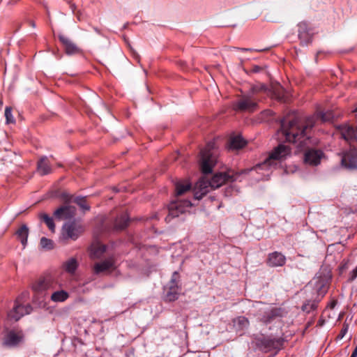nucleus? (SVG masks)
<instances>
[{
    "mask_svg": "<svg viewBox=\"0 0 357 357\" xmlns=\"http://www.w3.org/2000/svg\"><path fill=\"white\" fill-rule=\"evenodd\" d=\"M180 282V275L178 272L174 271L171 277L170 281L167 284V287H181Z\"/></svg>",
    "mask_w": 357,
    "mask_h": 357,
    "instance_id": "473e14b6",
    "label": "nucleus"
},
{
    "mask_svg": "<svg viewBox=\"0 0 357 357\" xmlns=\"http://www.w3.org/2000/svg\"><path fill=\"white\" fill-rule=\"evenodd\" d=\"M78 267V263L75 258H70L63 264L64 270L70 273L74 274Z\"/></svg>",
    "mask_w": 357,
    "mask_h": 357,
    "instance_id": "c756f323",
    "label": "nucleus"
},
{
    "mask_svg": "<svg viewBox=\"0 0 357 357\" xmlns=\"http://www.w3.org/2000/svg\"><path fill=\"white\" fill-rule=\"evenodd\" d=\"M40 246L45 250H52L54 248V242L50 238L42 237L40 241Z\"/></svg>",
    "mask_w": 357,
    "mask_h": 357,
    "instance_id": "c9c22d12",
    "label": "nucleus"
},
{
    "mask_svg": "<svg viewBox=\"0 0 357 357\" xmlns=\"http://www.w3.org/2000/svg\"><path fill=\"white\" fill-rule=\"evenodd\" d=\"M257 107V101L250 95H243L232 104L233 109L241 112H253Z\"/></svg>",
    "mask_w": 357,
    "mask_h": 357,
    "instance_id": "1a4fd4ad",
    "label": "nucleus"
},
{
    "mask_svg": "<svg viewBox=\"0 0 357 357\" xmlns=\"http://www.w3.org/2000/svg\"><path fill=\"white\" fill-rule=\"evenodd\" d=\"M17 239L24 248L27 244L29 236V228L26 225H22L15 232Z\"/></svg>",
    "mask_w": 357,
    "mask_h": 357,
    "instance_id": "bb28decb",
    "label": "nucleus"
},
{
    "mask_svg": "<svg viewBox=\"0 0 357 357\" xmlns=\"http://www.w3.org/2000/svg\"><path fill=\"white\" fill-rule=\"evenodd\" d=\"M341 164L349 169H357V148L351 147L348 151L342 153Z\"/></svg>",
    "mask_w": 357,
    "mask_h": 357,
    "instance_id": "ddd939ff",
    "label": "nucleus"
},
{
    "mask_svg": "<svg viewBox=\"0 0 357 357\" xmlns=\"http://www.w3.org/2000/svg\"><path fill=\"white\" fill-rule=\"evenodd\" d=\"M75 203L77 204L82 210L84 211H89L90 206L88 205L86 197H77L75 200Z\"/></svg>",
    "mask_w": 357,
    "mask_h": 357,
    "instance_id": "f704fd0d",
    "label": "nucleus"
},
{
    "mask_svg": "<svg viewBox=\"0 0 357 357\" xmlns=\"http://www.w3.org/2000/svg\"><path fill=\"white\" fill-rule=\"evenodd\" d=\"M50 286L51 284L49 280L39 278L32 284L31 289L36 296H43Z\"/></svg>",
    "mask_w": 357,
    "mask_h": 357,
    "instance_id": "aec40b11",
    "label": "nucleus"
},
{
    "mask_svg": "<svg viewBox=\"0 0 357 357\" xmlns=\"http://www.w3.org/2000/svg\"><path fill=\"white\" fill-rule=\"evenodd\" d=\"M238 50L242 51V52H252V51H256V52H263L265 50H267L268 48L266 49H261V50H253L251 48H238Z\"/></svg>",
    "mask_w": 357,
    "mask_h": 357,
    "instance_id": "37998d69",
    "label": "nucleus"
},
{
    "mask_svg": "<svg viewBox=\"0 0 357 357\" xmlns=\"http://www.w3.org/2000/svg\"><path fill=\"white\" fill-rule=\"evenodd\" d=\"M323 156L324 153L322 151L309 149L304 154V162L307 165L317 166L320 163Z\"/></svg>",
    "mask_w": 357,
    "mask_h": 357,
    "instance_id": "f3484780",
    "label": "nucleus"
},
{
    "mask_svg": "<svg viewBox=\"0 0 357 357\" xmlns=\"http://www.w3.org/2000/svg\"><path fill=\"white\" fill-rule=\"evenodd\" d=\"M331 279V268L327 266H321L310 282L317 298L321 299L328 292Z\"/></svg>",
    "mask_w": 357,
    "mask_h": 357,
    "instance_id": "7ed1b4c3",
    "label": "nucleus"
},
{
    "mask_svg": "<svg viewBox=\"0 0 357 357\" xmlns=\"http://www.w3.org/2000/svg\"><path fill=\"white\" fill-rule=\"evenodd\" d=\"M114 264V257H109L100 262L96 263L93 266V273L96 275H99L100 273L105 272L109 270L110 268H113Z\"/></svg>",
    "mask_w": 357,
    "mask_h": 357,
    "instance_id": "4be33fe9",
    "label": "nucleus"
},
{
    "mask_svg": "<svg viewBox=\"0 0 357 357\" xmlns=\"http://www.w3.org/2000/svg\"><path fill=\"white\" fill-rule=\"evenodd\" d=\"M29 23V24H30L32 27H33V28H35V27H36V24H35V22H34L33 21H30Z\"/></svg>",
    "mask_w": 357,
    "mask_h": 357,
    "instance_id": "a18cd8bd",
    "label": "nucleus"
},
{
    "mask_svg": "<svg viewBox=\"0 0 357 357\" xmlns=\"http://www.w3.org/2000/svg\"><path fill=\"white\" fill-rule=\"evenodd\" d=\"M348 331V326L344 325L340 333L337 335L338 339H342Z\"/></svg>",
    "mask_w": 357,
    "mask_h": 357,
    "instance_id": "ea45409f",
    "label": "nucleus"
},
{
    "mask_svg": "<svg viewBox=\"0 0 357 357\" xmlns=\"http://www.w3.org/2000/svg\"><path fill=\"white\" fill-rule=\"evenodd\" d=\"M83 232V227L76 220H73L63 224L61 229V238L63 240L71 239L75 241Z\"/></svg>",
    "mask_w": 357,
    "mask_h": 357,
    "instance_id": "6e6552de",
    "label": "nucleus"
},
{
    "mask_svg": "<svg viewBox=\"0 0 357 357\" xmlns=\"http://www.w3.org/2000/svg\"><path fill=\"white\" fill-rule=\"evenodd\" d=\"M283 310L280 307H273L265 311L260 317V321L265 324L271 323L275 319L282 317Z\"/></svg>",
    "mask_w": 357,
    "mask_h": 357,
    "instance_id": "a211bd4d",
    "label": "nucleus"
},
{
    "mask_svg": "<svg viewBox=\"0 0 357 357\" xmlns=\"http://www.w3.org/2000/svg\"><path fill=\"white\" fill-rule=\"evenodd\" d=\"M37 171L40 176L52 173V167L46 156H43L37 162Z\"/></svg>",
    "mask_w": 357,
    "mask_h": 357,
    "instance_id": "b1692460",
    "label": "nucleus"
},
{
    "mask_svg": "<svg viewBox=\"0 0 357 357\" xmlns=\"http://www.w3.org/2000/svg\"><path fill=\"white\" fill-rule=\"evenodd\" d=\"M234 323L237 326L238 329L243 330L249 326V320L243 316L238 317L234 320Z\"/></svg>",
    "mask_w": 357,
    "mask_h": 357,
    "instance_id": "7c9ffc66",
    "label": "nucleus"
},
{
    "mask_svg": "<svg viewBox=\"0 0 357 357\" xmlns=\"http://www.w3.org/2000/svg\"><path fill=\"white\" fill-rule=\"evenodd\" d=\"M5 117L6 124L13 123L15 122V118L12 114V108L10 107H6L5 108Z\"/></svg>",
    "mask_w": 357,
    "mask_h": 357,
    "instance_id": "e433bc0d",
    "label": "nucleus"
},
{
    "mask_svg": "<svg viewBox=\"0 0 357 357\" xmlns=\"http://www.w3.org/2000/svg\"><path fill=\"white\" fill-rule=\"evenodd\" d=\"M266 86L264 84L258 85H252L250 89L249 94L252 96V95L257 93L258 92L265 90Z\"/></svg>",
    "mask_w": 357,
    "mask_h": 357,
    "instance_id": "58836bf2",
    "label": "nucleus"
},
{
    "mask_svg": "<svg viewBox=\"0 0 357 357\" xmlns=\"http://www.w3.org/2000/svg\"><path fill=\"white\" fill-rule=\"evenodd\" d=\"M337 129L340 130L342 137L349 144L357 142V128L344 123L339 125Z\"/></svg>",
    "mask_w": 357,
    "mask_h": 357,
    "instance_id": "4468645a",
    "label": "nucleus"
},
{
    "mask_svg": "<svg viewBox=\"0 0 357 357\" xmlns=\"http://www.w3.org/2000/svg\"><path fill=\"white\" fill-rule=\"evenodd\" d=\"M191 206L192 203L188 199L171 202L168 207L169 213L165 218V221L169 222L172 219L178 217L180 214L184 213Z\"/></svg>",
    "mask_w": 357,
    "mask_h": 357,
    "instance_id": "9d476101",
    "label": "nucleus"
},
{
    "mask_svg": "<svg viewBox=\"0 0 357 357\" xmlns=\"http://www.w3.org/2000/svg\"><path fill=\"white\" fill-rule=\"evenodd\" d=\"M211 187L208 183V181L199 180L195 188L194 198L197 200H200L205 196L210 190Z\"/></svg>",
    "mask_w": 357,
    "mask_h": 357,
    "instance_id": "5701e85b",
    "label": "nucleus"
},
{
    "mask_svg": "<svg viewBox=\"0 0 357 357\" xmlns=\"http://www.w3.org/2000/svg\"><path fill=\"white\" fill-rule=\"evenodd\" d=\"M290 154L291 149L287 145L280 144L271 151L269 156L263 163L257 165V167L264 168L271 167L275 164V161L285 158L286 156Z\"/></svg>",
    "mask_w": 357,
    "mask_h": 357,
    "instance_id": "0eeeda50",
    "label": "nucleus"
},
{
    "mask_svg": "<svg viewBox=\"0 0 357 357\" xmlns=\"http://www.w3.org/2000/svg\"><path fill=\"white\" fill-rule=\"evenodd\" d=\"M218 151L214 141L208 142L200 151L199 166L202 174H208L217 162Z\"/></svg>",
    "mask_w": 357,
    "mask_h": 357,
    "instance_id": "f03ea898",
    "label": "nucleus"
},
{
    "mask_svg": "<svg viewBox=\"0 0 357 357\" xmlns=\"http://www.w3.org/2000/svg\"><path fill=\"white\" fill-rule=\"evenodd\" d=\"M263 69H264V68H263V67H261V66H257V65H254V66H252L251 67V68H250V72H251V73H259V72L262 71V70H263Z\"/></svg>",
    "mask_w": 357,
    "mask_h": 357,
    "instance_id": "79ce46f5",
    "label": "nucleus"
},
{
    "mask_svg": "<svg viewBox=\"0 0 357 357\" xmlns=\"http://www.w3.org/2000/svg\"><path fill=\"white\" fill-rule=\"evenodd\" d=\"M58 38L62 44L65 53L68 55L77 54L81 52V50L73 41L68 36L63 34H59Z\"/></svg>",
    "mask_w": 357,
    "mask_h": 357,
    "instance_id": "dca6fc26",
    "label": "nucleus"
},
{
    "mask_svg": "<svg viewBox=\"0 0 357 357\" xmlns=\"http://www.w3.org/2000/svg\"><path fill=\"white\" fill-rule=\"evenodd\" d=\"M164 300L165 302H174L178 298L181 287H166Z\"/></svg>",
    "mask_w": 357,
    "mask_h": 357,
    "instance_id": "393cba45",
    "label": "nucleus"
},
{
    "mask_svg": "<svg viewBox=\"0 0 357 357\" xmlns=\"http://www.w3.org/2000/svg\"><path fill=\"white\" fill-rule=\"evenodd\" d=\"M40 218L44 221L49 229L54 232L55 230V224L54 222L53 218L46 213H42L40 215Z\"/></svg>",
    "mask_w": 357,
    "mask_h": 357,
    "instance_id": "2f4dec72",
    "label": "nucleus"
},
{
    "mask_svg": "<svg viewBox=\"0 0 357 357\" xmlns=\"http://www.w3.org/2000/svg\"><path fill=\"white\" fill-rule=\"evenodd\" d=\"M357 278V266L349 273V281H354Z\"/></svg>",
    "mask_w": 357,
    "mask_h": 357,
    "instance_id": "a19ab883",
    "label": "nucleus"
},
{
    "mask_svg": "<svg viewBox=\"0 0 357 357\" xmlns=\"http://www.w3.org/2000/svg\"><path fill=\"white\" fill-rule=\"evenodd\" d=\"M24 338L25 335L22 329L4 327L1 344L5 348H17L24 343Z\"/></svg>",
    "mask_w": 357,
    "mask_h": 357,
    "instance_id": "20e7f679",
    "label": "nucleus"
},
{
    "mask_svg": "<svg viewBox=\"0 0 357 357\" xmlns=\"http://www.w3.org/2000/svg\"><path fill=\"white\" fill-rule=\"evenodd\" d=\"M245 145L246 141L241 135H236L230 138L229 148L232 150H238L243 148Z\"/></svg>",
    "mask_w": 357,
    "mask_h": 357,
    "instance_id": "a878e982",
    "label": "nucleus"
},
{
    "mask_svg": "<svg viewBox=\"0 0 357 357\" xmlns=\"http://www.w3.org/2000/svg\"><path fill=\"white\" fill-rule=\"evenodd\" d=\"M249 171V169H243L241 172H236L233 171L218 172L215 174L210 181H208V183L211 188L216 189L227 182H234L238 181L241 174H246Z\"/></svg>",
    "mask_w": 357,
    "mask_h": 357,
    "instance_id": "39448f33",
    "label": "nucleus"
},
{
    "mask_svg": "<svg viewBox=\"0 0 357 357\" xmlns=\"http://www.w3.org/2000/svg\"><path fill=\"white\" fill-rule=\"evenodd\" d=\"M129 222L130 218L128 213L123 211L116 216L112 225L108 229V231L123 230L128 227Z\"/></svg>",
    "mask_w": 357,
    "mask_h": 357,
    "instance_id": "2eb2a0df",
    "label": "nucleus"
},
{
    "mask_svg": "<svg viewBox=\"0 0 357 357\" xmlns=\"http://www.w3.org/2000/svg\"><path fill=\"white\" fill-rule=\"evenodd\" d=\"M333 118L331 112H319L305 119L294 118L286 123L284 120L281 123V132L287 142L296 144L297 148L308 149L314 142L311 137L312 130L317 121H330Z\"/></svg>",
    "mask_w": 357,
    "mask_h": 357,
    "instance_id": "f257e3e1",
    "label": "nucleus"
},
{
    "mask_svg": "<svg viewBox=\"0 0 357 357\" xmlns=\"http://www.w3.org/2000/svg\"><path fill=\"white\" fill-rule=\"evenodd\" d=\"M69 298V294L65 290L56 291L51 295V300L54 303L66 301Z\"/></svg>",
    "mask_w": 357,
    "mask_h": 357,
    "instance_id": "c85d7f7f",
    "label": "nucleus"
},
{
    "mask_svg": "<svg viewBox=\"0 0 357 357\" xmlns=\"http://www.w3.org/2000/svg\"><path fill=\"white\" fill-rule=\"evenodd\" d=\"M350 357H357V346L355 347V349H354Z\"/></svg>",
    "mask_w": 357,
    "mask_h": 357,
    "instance_id": "c03bdc74",
    "label": "nucleus"
},
{
    "mask_svg": "<svg viewBox=\"0 0 357 357\" xmlns=\"http://www.w3.org/2000/svg\"><path fill=\"white\" fill-rule=\"evenodd\" d=\"M190 184H183L178 183L176 185V195L180 196L190 190Z\"/></svg>",
    "mask_w": 357,
    "mask_h": 357,
    "instance_id": "72a5a7b5",
    "label": "nucleus"
},
{
    "mask_svg": "<svg viewBox=\"0 0 357 357\" xmlns=\"http://www.w3.org/2000/svg\"><path fill=\"white\" fill-rule=\"evenodd\" d=\"M21 297H18L14 303L13 309L8 312V319L10 321H17L24 316L29 314L32 311V307L29 304L22 305Z\"/></svg>",
    "mask_w": 357,
    "mask_h": 357,
    "instance_id": "9b49d317",
    "label": "nucleus"
},
{
    "mask_svg": "<svg viewBox=\"0 0 357 357\" xmlns=\"http://www.w3.org/2000/svg\"><path fill=\"white\" fill-rule=\"evenodd\" d=\"M286 263L285 256L280 252H273L268 255L266 264L270 267L282 266Z\"/></svg>",
    "mask_w": 357,
    "mask_h": 357,
    "instance_id": "412c9836",
    "label": "nucleus"
},
{
    "mask_svg": "<svg viewBox=\"0 0 357 357\" xmlns=\"http://www.w3.org/2000/svg\"><path fill=\"white\" fill-rule=\"evenodd\" d=\"M284 339L274 337L271 335L257 339V345L263 352L268 353L275 350L277 352L283 348Z\"/></svg>",
    "mask_w": 357,
    "mask_h": 357,
    "instance_id": "423d86ee",
    "label": "nucleus"
},
{
    "mask_svg": "<svg viewBox=\"0 0 357 357\" xmlns=\"http://www.w3.org/2000/svg\"><path fill=\"white\" fill-rule=\"evenodd\" d=\"M94 30H95L96 32L99 33V31H98V29L97 28H94Z\"/></svg>",
    "mask_w": 357,
    "mask_h": 357,
    "instance_id": "49530a36",
    "label": "nucleus"
},
{
    "mask_svg": "<svg viewBox=\"0 0 357 357\" xmlns=\"http://www.w3.org/2000/svg\"><path fill=\"white\" fill-rule=\"evenodd\" d=\"M321 301L320 298L316 297L314 300H307L302 305L301 310L306 312L310 313L312 311L317 310L318 303Z\"/></svg>",
    "mask_w": 357,
    "mask_h": 357,
    "instance_id": "cd10ccee",
    "label": "nucleus"
},
{
    "mask_svg": "<svg viewBox=\"0 0 357 357\" xmlns=\"http://www.w3.org/2000/svg\"><path fill=\"white\" fill-rule=\"evenodd\" d=\"M75 211L73 206H62L54 212V216L57 220H70L75 216Z\"/></svg>",
    "mask_w": 357,
    "mask_h": 357,
    "instance_id": "6ab92c4d",
    "label": "nucleus"
},
{
    "mask_svg": "<svg viewBox=\"0 0 357 357\" xmlns=\"http://www.w3.org/2000/svg\"><path fill=\"white\" fill-rule=\"evenodd\" d=\"M107 250V245H100L95 248L93 251V255L96 257H100Z\"/></svg>",
    "mask_w": 357,
    "mask_h": 357,
    "instance_id": "4c0bfd02",
    "label": "nucleus"
},
{
    "mask_svg": "<svg viewBox=\"0 0 357 357\" xmlns=\"http://www.w3.org/2000/svg\"><path fill=\"white\" fill-rule=\"evenodd\" d=\"M298 36L301 45H307L312 41L313 32L306 22H301L298 24Z\"/></svg>",
    "mask_w": 357,
    "mask_h": 357,
    "instance_id": "f8f14e48",
    "label": "nucleus"
}]
</instances>
